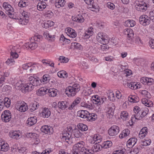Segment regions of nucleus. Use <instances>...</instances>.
<instances>
[{
	"mask_svg": "<svg viewBox=\"0 0 154 154\" xmlns=\"http://www.w3.org/2000/svg\"><path fill=\"white\" fill-rule=\"evenodd\" d=\"M128 99L129 101L130 102L137 103L139 101V98L135 95H130Z\"/></svg>",
	"mask_w": 154,
	"mask_h": 154,
	"instance_id": "36",
	"label": "nucleus"
},
{
	"mask_svg": "<svg viewBox=\"0 0 154 154\" xmlns=\"http://www.w3.org/2000/svg\"><path fill=\"white\" fill-rule=\"evenodd\" d=\"M85 143L83 141H80L75 144L73 146L72 148L74 150L78 151L79 153L83 152L85 150L84 147Z\"/></svg>",
	"mask_w": 154,
	"mask_h": 154,
	"instance_id": "7",
	"label": "nucleus"
},
{
	"mask_svg": "<svg viewBox=\"0 0 154 154\" xmlns=\"http://www.w3.org/2000/svg\"><path fill=\"white\" fill-rule=\"evenodd\" d=\"M39 106V103L36 102L31 103L29 105L30 110L31 112H33L37 109Z\"/></svg>",
	"mask_w": 154,
	"mask_h": 154,
	"instance_id": "32",
	"label": "nucleus"
},
{
	"mask_svg": "<svg viewBox=\"0 0 154 154\" xmlns=\"http://www.w3.org/2000/svg\"><path fill=\"white\" fill-rule=\"evenodd\" d=\"M136 24L135 22L133 20H128L125 22V25L128 27H132Z\"/></svg>",
	"mask_w": 154,
	"mask_h": 154,
	"instance_id": "37",
	"label": "nucleus"
},
{
	"mask_svg": "<svg viewBox=\"0 0 154 154\" xmlns=\"http://www.w3.org/2000/svg\"><path fill=\"white\" fill-rule=\"evenodd\" d=\"M58 76L60 78H66L67 77V74L65 71L61 70L57 73Z\"/></svg>",
	"mask_w": 154,
	"mask_h": 154,
	"instance_id": "43",
	"label": "nucleus"
},
{
	"mask_svg": "<svg viewBox=\"0 0 154 154\" xmlns=\"http://www.w3.org/2000/svg\"><path fill=\"white\" fill-rule=\"evenodd\" d=\"M53 13L51 11L48 10L45 12L44 15L45 16L47 17H51L53 15Z\"/></svg>",
	"mask_w": 154,
	"mask_h": 154,
	"instance_id": "53",
	"label": "nucleus"
},
{
	"mask_svg": "<svg viewBox=\"0 0 154 154\" xmlns=\"http://www.w3.org/2000/svg\"><path fill=\"white\" fill-rule=\"evenodd\" d=\"M28 5V2L25 0H21L18 4L19 7L23 8Z\"/></svg>",
	"mask_w": 154,
	"mask_h": 154,
	"instance_id": "45",
	"label": "nucleus"
},
{
	"mask_svg": "<svg viewBox=\"0 0 154 154\" xmlns=\"http://www.w3.org/2000/svg\"><path fill=\"white\" fill-rule=\"evenodd\" d=\"M73 131L75 137L76 138H79L82 135V133L78 129H74Z\"/></svg>",
	"mask_w": 154,
	"mask_h": 154,
	"instance_id": "46",
	"label": "nucleus"
},
{
	"mask_svg": "<svg viewBox=\"0 0 154 154\" xmlns=\"http://www.w3.org/2000/svg\"><path fill=\"white\" fill-rule=\"evenodd\" d=\"M108 97L110 101H114L115 100V97L114 93L112 92H111L109 93L108 95Z\"/></svg>",
	"mask_w": 154,
	"mask_h": 154,
	"instance_id": "51",
	"label": "nucleus"
},
{
	"mask_svg": "<svg viewBox=\"0 0 154 154\" xmlns=\"http://www.w3.org/2000/svg\"><path fill=\"white\" fill-rule=\"evenodd\" d=\"M3 7L5 10L7 14L9 17L12 18H14L13 13L14 9L8 2H5L3 4Z\"/></svg>",
	"mask_w": 154,
	"mask_h": 154,
	"instance_id": "4",
	"label": "nucleus"
},
{
	"mask_svg": "<svg viewBox=\"0 0 154 154\" xmlns=\"http://www.w3.org/2000/svg\"><path fill=\"white\" fill-rule=\"evenodd\" d=\"M15 58H13L12 57H11L9 58H8V60L6 61L5 63L8 65H9L11 63H13L14 62V60Z\"/></svg>",
	"mask_w": 154,
	"mask_h": 154,
	"instance_id": "61",
	"label": "nucleus"
},
{
	"mask_svg": "<svg viewBox=\"0 0 154 154\" xmlns=\"http://www.w3.org/2000/svg\"><path fill=\"white\" fill-rule=\"evenodd\" d=\"M46 4L44 2H41L38 3L37 5V9L39 11H42L46 7Z\"/></svg>",
	"mask_w": 154,
	"mask_h": 154,
	"instance_id": "34",
	"label": "nucleus"
},
{
	"mask_svg": "<svg viewBox=\"0 0 154 154\" xmlns=\"http://www.w3.org/2000/svg\"><path fill=\"white\" fill-rule=\"evenodd\" d=\"M72 20L78 23H82L84 21V19L82 15H78L77 16L73 18Z\"/></svg>",
	"mask_w": 154,
	"mask_h": 154,
	"instance_id": "41",
	"label": "nucleus"
},
{
	"mask_svg": "<svg viewBox=\"0 0 154 154\" xmlns=\"http://www.w3.org/2000/svg\"><path fill=\"white\" fill-rule=\"evenodd\" d=\"M99 6L98 5L95 3L93 2V4H91L88 6V8L90 9V10L96 12L99 11Z\"/></svg>",
	"mask_w": 154,
	"mask_h": 154,
	"instance_id": "23",
	"label": "nucleus"
},
{
	"mask_svg": "<svg viewBox=\"0 0 154 154\" xmlns=\"http://www.w3.org/2000/svg\"><path fill=\"white\" fill-rule=\"evenodd\" d=\"M21 134L19 131H11L9 133V135L10 137L12 138L18 139L21 137Z\"/></svg>",
	"mask_w": 154,
	"mask_h": 154,
	"instance_id": "14",
	"label": "nucleus"
},
{
	"mask_svg": "<svg viewBox=\"0 0 154 154\" xmlns=\"http://www.w3.org/2000/svg\"><path fill=\"white\" fill-rule=\"evenodd\" d=\"M59 108L61 109H64L67 107V103L65 101L59 102L57 104Z\"/></svg>",
	"mask_w": 154,
	"mask_h": 154,
	"instance_id": "40",
	"label": "nucleus"
},
{
	"mask_svg": "<svg viewBox=\"0 0 154 154\" xmlns=\"http://www.w3.org/2000/svg\"><path fill=\"white\" fill-rule=\"evenodd\" d=\"M135 7L136 9L138 11L145 12L147 9V5L144 2L136 1L135 2Z\"/></svg>",
	"mask_w": 154,
	"mask_h": 154,
	"instance_id": "5",
	"label": "nucleus"
},
{
	"mask_svg": "<svg viewBox=\"0 0 154 154\" xmlns=\"http://www.w3.org/2000/svg\"><path fill=\"white\" fill-rule=\"evenodd\" d=\"M80 90V86L77 83H74L72 86L67 87L65 92L68 97H73Z\"/></svg>",
	"mask_w": 154,
	"mask_h": 154,
	"instance_id": "2",
	"label": "nucleus"
},
{
	"mask_svg": "<svg viewBox=\"0 0 154 154\" xmlns=\"http://www.w3.org/2000/svg\"><path fill=\"white\" fill-rule=\"evenodd\" d=\"M2 119L5 122H8L10 121L11 118V114L9 110H5L2 113Z\"/></svg>",
	"mask_w": 154,
	"mask_h": 154,
	"instance_id": "6",
	"label": "nucleus"
},
{
	"mask_svg": "<svg viewBox=\"0 0 154 154\" xmlns=\"http://www.w3.org/2000/svg\"><path fill=\"white\" fill-rule=\"evenodd\" d=\"M29 22L28 18H20V23L22 25H26Z\"/></svg>",
	"mask_w": 154,
	"mask_h": 154,
	"instance_id": "54",
	"label": "nucleus"
},
{
	"mask_svg": "<svg viewBox=\"0 0 154 154\" xmlns=\"http://www.w3.org/2000/svg\"><path fill=\"white\" fill-rule=\"evenodd\" d=\"M130 131L128 129H125L123 130L122 133L120 134L119 137L120 138L126 137L130 134Z\"/></svg>",
	"mask_w": 154,
	"mask_h": 154,
	"instance_id": "38",
	"label": "nucleus"
},
{
	"mask_svg": "<svg viewBox=\"0 0 154 154\" xmlns=\"http://www.w3.org/2000/svg\"><path fill=\"white\" fill-rule=\"evenodd\" d=\"M66 4L65 0H56L55 6L57 8L63 7Z\"/></svg>",
	"mask_w": 154,
	"mask_h": 154,
	"instance_id": "31",
	"label": "nucleus"
},
{
	"mask_svg": "<svg viewBox=\"0 0 154 154\" xmlns=\"http://www.w3.org/2000/svg\"><path fill=\"white\" fill-rule=\"evenodd\" d=\"M41 131L45 134H52L53 132V129L50 126L48 125H44L41 127Z\"/></svg>",
	"mask_w": 154,
	"mask_h": 154,
	"instance_id": "16",
	"label": "nucleus"
},
{
	"mask_svg": "<svg viewBox=\"0 0 154 154\" xmlns=\"http://www.w3.org/2000/svg\"><path fill=\"white\" fill-rule=\"evenodd\" d=\"M149 17L146 15H143L140 16L139 18L140 23L144 26L148 25L151 20L154 23V10L149 12Z\"/></svg>",
	"mask_w": 154,
	"mask_h": 154,
	"instance_id": "1",
	"label": "nucleus"
},
{
	"mask_svg": "<svg viewBox=\"0 0 154 154\" xmlns=\"http://www.w3.org/2000/svg\"><path fill=\"white\" fill-rule=\"evenodd\" d=\"M19 102L16 106V109L19 111L23 112L28 109L27 104L24 102Z\"/></svg>",
	"mask_w": 154,
	"mask_h": 154,
	"instance_id": "8",
	"label": "nucleus"
},
{
	"mask_svg": "<svg viewBox=\"0 0 154 154\" xmlns=\"http://www.w3.org/2000/svg\"><path fill=\"white\" fill-rule=\"evenodd\" d=\"M27 122L28 125L31 126L35 124L37 122V120L36 117H33L29 118Z\"/></svg>",
	"mask_w": 154,
	"mask_h": 154,
	"instance_id": "35",
	"label": "nucleus"
},
{
	"mask_svg": "<svg viewBox=\"0 0 154 154\" xmlns=\"http://www.w3.org/2000/svg\"><path fill=\"white\" fill-rule=\"evenodd\" d=\"M59 60L60 61L61 63H66L69 61V59L68 58L65 57L63 56H60L59 57Z\"/></svg>",
	"mask_w": 154,
	"mask_h": 154,
	"instance_id": "52",
	"label": "nucleus"
},
{
	"mask_svg": "<svg viewBox=\"0 0 154 154\" xmlns=\"http://www.w3.org/2000/svg\"><path fill=\"white\" fill-rule=\"evenodd\" d=\"M10 47H11V52L10 53L11 57H12L13 58H15V59L17 58L18 57V55L16 51V47L11 46Z\"/></svg>",
	"mask_w": 154,
	"mask_h": 154,
	"instance_id": "28",
	"label": "nucleus"
},
{
	"mask_svg": "<svg viewBox=\"0 0 154 154\" xmlns=\"http://www.w3.org/2000/svg\"><path fill=\"white\" fill-rule=\"evenodd\" d=\"M57 91L54 88H51L48 90V93H49V96L51 97H54L57 95Z\"/></svg>",
	"mask_w": 154,
	"mask_h": 154,
	"instance_id": "39",
	"label": "nucleus"
},
{
	"mask_svg": "<svg viewBox=\"0 0 154 154\" xmlns=\"http://www.w3.org/2000/svg\"><path fill=\"white\" fill-rule=\"evenodd\" d=\"M72 44H74V48L75 49L80 50L82 48V46L79 43L74 42L73 43H72Z\"/></svg>",
	"mask_w": 154,
	"mask_h": 154,
	"instance_id": "60",
	"label": "nucleus"
},
{
	"mask_svg": "<svg viewBox=\"0 0 154 154\" xmlns=\"http://www.w3.org/2000/svg\"><path fill=\"white\" fill-rule=\"evenodd\" d=\"M88 113V112L87 110H80L78 111L77 115L82 118L85 119L87 116V114Z\"/></svg>",
	"mask_w": 154,
	"mask_h": 154,
	"instance_id": "29",
	"label": "nucleus"
},
{
	"mask_svg": "<svg viewBox=\"0 0 154 154\" xmlns=\"http://www.w3.org/2000/svg\"><path fill=\"white\" fill-rule=\"evenodd\" d=\"M128 116V114L127 112L123 111L121 113V117L123 120H125Z\"/></svg>",
	"mask_w": 154,
	"mask_h": 154,
	"instance_id": "49",
	"label": "nucleus"
},
{
	"mask_svg": "<svg viewBox=\"0 0 154 154\" xmlns=\"http://www.w3.org/2000/svg\"><path fill=\"white\" fill-rule=\"evenodd\" d=\"M30 66L29 71L30 72H34L38 69L39 64L35 63H31Z\"/></svg>",
	"mask_w": 154,
	"mask_h": 154,
	"instance_id": "30",
	"label": "nucleus"
},
{
	"mask_svg": "<svg viewBox=\"0 0 154 154\" xmlns=\"http://www.w3.org/2000/svg\"><path fill=\"white\" fill-rule=\"evenodd\" d=\"M44 37L46 39L51 41H54L55 36L54 35H51L49 33L48 31H46L43 33Z\"/></svg>",
	"mask_w": 154,
	"mask_h": 154,
	"instance_id": "24",
	"label": "nucleus"
},
{
	"mask_svg": "<svg viewBox=\"0 0 154 154\" xmlns=\"http://www.w3.org/2000/svg\"><path fill=\"white\" fill-rule=\"evenodd\" d=\"M125 34L127 35L129 39H132L134 35V32L133 30L131 29H125L124 30Z\"/></svg>",
	"mask_w": 154,
	"mask_h": 154,
	"instance_id": "22",
	"label": "nucleus"
},
{
	"mask_svg": "<svg viewBox=\"0 0 154 154\" xmlns=\"http://www.w3.org/2000/svg\"><path fill=\"white\" fill-rule=\"evenodd\" d=\"M112 145V143L110 141H107L104 142L103 143V147L105 149H106L111 146Z\"/></svg>",
	"mask_w": 154,
	"mask_h": 154,
	"instance_id": "48",
	"label": "nucleus"
},
{
	"mask_svg": "<svg viewBox=\"0 0 154 154\" xmlns=\"http://www.w3.org/2000/svg\"><path fill=\"white\" fill-rule=\"evenodd\" d=\"M48 89L46 88L42 87L36 91V94L38 95L41 96L45 94L47 92H48Z\"/></svg>",
	"mask_w": 154,
	"mask_h": 154,
	"instance_id": "26",
	"label": "nucleus"
},
{
	"mask_svg": "<svg viewBox=\"0 0 154 154\" xmlns=\"http://www.w3.org/2000/svg\"><path fill=\"white\" fill-rule=\"evenodd\" d=\"M9 149L8 144L5 143V142L0 140V149L2 151L4 152L7 151Z\"/></svg>",
	"mask_w": 154,
	"mask_h": 154,
	"instance_id": "20",
	"label": "nucleus"
},
{
	"mask_svg": "<svg viewBox=\"0 0 154 154\" xmlns=\"http://www.w3.org/2000/svg\"><path fill=\"white\" fill-rule=\"evenodd\" d=\"M102 147V146L96 143L92 147L91 149L88 150V152L93 154L94 152H97L101 150Z\"/></svg>",
	"mask_w": 154,
	"mask_h": 154,
	"instance_id": "12",
	"label": "nucleus"
},
{
	"mask_svg": "<svg viewBox=\"0 0 154 154\" xmlns=\"http://www.w3.org/2000/svg\"><path fill=\"white\" fill-rule=\"evenodd\" d=\"M150 140H145L143 142V144L142 145L143 146H146L148 145H149L150 144Z\"/></svg>",
	"mask_w": 154,
	"mask_h": 154,
	"instance_id": "63",
	"label": "nucleus"
},
{
	"mask_svg": "<svg viewBox=\"0 0 154 154\" xmlns=\"http://www.w3.org/2000/svg\"><path fill=\"white\" fill-rule=\"evenodd\" d=\"M125 149H122L119 150L115 151L117 154H124Z\"/></svg>",
	"mask_w": 154,
	"mask_h": 154,
	"instance_id": "64",
	"label": "nucleus"
},
{
	"mask_svg": "<svg viewBox=\"0 0 154 154\" xmlns=\"http://www.w3.org/2000/svg\"><path fill=\"white\" fill-rule=\"evenodd\" d=\"M107 7L113 10L115 8L114 4L110 2H108L107 3Z\"/></svg>",
	"mask_w": 154,
	"mask_h": 154,
	"instance_id": "62",
	"label": "nucleus"
},
{
	"mask_svg": "<svg viewBox=\"0 0 154 154\" xmlns=\"http://www.w3.org/2000/svg\"><path fill=\"white\" fill-rule=\"evenodd\" d=\"M147 133L148 129L147 128L144 127L141 130L139 134V137L140 138L142 139L145 137Z\"/></svg>",
	"mask_w": 154,
	"mask_h": 154,
	"instance_id": "25",
	"label": "nucleus"
},
{
	"mask_svg": "<svg viewBox=\"0 0 154 154\" xmlns=\"http://www.w3.org/2000/svg\"><path fill=\"white\" fill-rule=\"evenodd\" d=\"M137 83L136 82H127L126 83L124 84L125 87L127 86L131 89H137L138 88V86L137 85Z\"/></svg>",
	"mask_w": 154,
	"mask_h": 154,
	"instance_id": "21",
	"label": "nucleus"
},
{
	"mask_svg": "<svg viewBox=\"0 0 154 154\" xmlns=\"http://www.w3.org/2000/svg\"><path fill=\"white\" fill-rule=\"evenodd\" d=\"M31 63L24 64L23 65L22 68L24 69L28 70L29 69V66H30Z\"/></svg>",
	"mask_w": 154,
	"mask_h": 154,
	"instance_id": "59",
	"label": "nucleus"
},
{
	"mask_svg": "<svg viewBox=\"0 0 154 154\" xmlns=\"http://www.w3.org/2000/svg\"><path fill=\"white\" fill-rule=\"evenodd\" d=\"M42 38V36L41 35H35L31 38V39L34 40L35 41H40L41 39Z\"/></svg>",
	"mask_w": 154,
	"mask_h": 154,
	"instance_id": "57",
	"label": "nucleus"
},
{
	"mask_svg": "<svg viewBox=\"0 0 154 154\" xmlns=\"http://www.w3.org/2000/svg\"><path fill=\"white\" fill-rule=\"evenodd\" d=\"M29 81L33 86H38L41 84V81L40 79L37 77H34L31 76L29 78Z\"/></svg>",
	"mask_w": 154,
	"mask_h": 154,
	"instance_id": "10",
	"label": "nucleus"
},
{
	"mask_svg": "<svg viewBox=\"0 0 154 154\" xmlns=\"http://www.w3.org/2000/svg\"><path fill=\"white\" fill-rule=\"evenodd\" d=\"M5 106L7 108L10 106L11 105V100L8 97H5L3 101Z\"/></svg>",
	"mask_w": 154,
	"mask_h": 154,
	"instance_id": "44",
	"label": "nucleus"
},
{
	"mask_svg": "<svg viewBox=\"0 0 154 154\" xmlns=\"http://www.w3.org/2000/svg\"><path fill=\"white\" fill-rule=\"evenodd\" d=\"M93 97L95 98L93 99V100L94 101L93 102V103L95 104H98L99 99L100 98V97H98L97 95L93 96Z\"/></svg>",
	"mask_w": 154,
	"mask_h": 154,
	"instance_id": "56",
	"label": "nucleus"
},
{
	"mask_svg": "<svg viewBox=\"0 0 154 154\" xmlns=\"http://www.w3.org/2000/svg\"><path fill=\"white\" fill-rule=\"evenodd\" d=\"M103 33L99 32L97 36V40L100 43L103 45L107 43L108 42L107 37L103 35Z\"/></svg>",
	"mask_w": 154,
	"mask_h": 154,
	"instance_id": "9",
	"label": "nucleus"
},
{
	"mask_svg": "<svg viewBox=\"0 0 154 154\" xmlns=\"http://www.w3.org/2000/svg\"><path fill=\"white\" fill-rule=\"evenodd\" d=\"M66 29V31H67L66 33L69 36L72 38H75L76 37L77 34L74 30L70 28H68Z\"/></svg>",
	"mask_w": 154,
	"mask_h": 154,
	"instance_id": "19",
	"label": "nucleus"
},
{
	"mask_svg": "<svg viewBox=\"0 0 154 154\" xmlns=\"http://www.w3.org/2000/svg\"><path fill=\"white\" fill-rule=\"evenodd\" d=\"M140 108L138 106H136L134 107L133 111L135 114L132 115V119L135 118L137 120H140L138 118H139V115H140V113H139L140 111Z\"/></svg>",
	"mask_w": 154,
	"mask_h": 154,
	"instance_id": "17",
	"label": "nucleus"
},
{
	"mask_svg": "<svg viewBox=\"0 0 154 154\" xmlns=\"http://www.w3.org/2000/svg\"><path fill=\"white\" fill-rule=\"evenodd\" d=\"M78 127L79 129L82 131H86L88 129V127L87 125L83 123H79L78 125Z\"/></svg>",
	"mask_w": 154,
	"mask_h": 154,
	"instance_id": "42",
	"label": "nucleus"
},
{
	"mask_svg": "<svg viewBox=\"0 0 154 154\" xmlns=\"http://www.w3.org/2000/svg\"><path fill=\"white\" fill-rule=\"evenodd\" d=\"M34 87L32 84L30 82L23 85L20 90L23 93H26L27 92L31 91L33 90Z\"/></svg>",
	"mask_w": 154,
	"mask_h": 154,
	"instance_id": "13",
	"label": "nucleus"
},
{
	"mask_svg": "<svg viewBox=\"0 0 154 154\" xmlns=\"http://www.w3.org/2000/svg\"><path fill=\"white\" fill-rule=\"evenodd\" d=\"M141 82H143L144 84H147L148 85H150L154 83V80L152 78L146 77H143L141 80Z\"/></svg>",
	"mask_w": 154,
	"mask_h": 154,
	"instance_id": "18",
	"label": "nucleus"
},
{
	"mask_svg": "<svg viewBox=\"0 0 154 154\" xmlns=\"http://www.w3.org/2000/svg\"><path fill=\"white\" fill-rule=\"evenodd\" d=\"M141 94L144 95L147 98H150V94L146 90H142L141 91Z\"/></svg>",
	"mask_w": 154,
	"mask_h": 154,
	"instance_id": "58",
	"label": "nucleus"
},
{
	"mask_svg": "<svg viewBox=\"0 0 154 154\" xmlns=\"http://www.w3.org/2000/svg\"><path fill=\"white\" fill-rule=\"evenodd\" d=\"M119 131V127L116 125H113L108 130L109 135L111 136L116 135Z\"/></svg>",
	"mask_w": 154,
	"mask_h": 154,
	"instance_id": "11",
	"label": "nucleus"
},
{
	"mask_svg": "<svg viewBox=\"0 0 154 154\" xmlns=\"http://www.w3.org/2000/svg\"><path fill=\"white\" fill-rule=\"evenodd\" d=\"M51 77L48 74H45L43 76L42 81L44 82L45 81H51Z\"/></svg>",
	"mask_w": 154,
	"mask_h": 154,
	"instance_id": "50",
	"label": "nucleus"
},
{
	"mask_svg": "<svg viewBox=\"0 0 154 154\" xmlns=\"http://www.w3.org/2000/svg\"><path fill=\"white\" fill-rule=\"evenodd\" d=\"M24 46L27 49H31V50H34L35 49L38 47V45L35 42H30L28 43H25Z\"/></svg>",
	"mask_w": 154,
	"mask_h": 154,
	"instance_id": "15",
	"label": "nucleus"
},
{
	"mask_svg": "<svg viewBox=\"0 0 154 154\" xmlns=\"http://www.w3.org/2000/svg\"><path fill=\"white\" fill-rule=\"evenodd\" d=\"M41 114L43 117L48 118L50 116L51 112L48 108H45L43 109Z\"/></svg>",
	"mask_w": 154,
	"mask_h": 154,
	"instance_id": "27",
	"label": "nucleus"
},
{
	"mask_svg": "<svg viewBox=\"0 0 154 154\" xmlns=\"http://www.w3.org/2000/svg\"><path fill=\"white\" fill-rule=\"evenodd\" d=\"M81 100V98L80 97H78L76 98L73 101L71 106L69 108V109H72L75 106L77 105L80 103Z\"/></svg>",
	"mask_w": 154,
	"mask_h": 154,
	"instance_id": "33",
	"label": "nucleus"
},
{
	"mask_svg": "<svg viewBox=\"0 0 154 154\" xmlns=\"http://www.w3.org/2000/svg\"><path fill=\"white\" fill-rule=\"evenodd\" d=\"M72 128L71 126H69L65 129L62 133V136L61 138L62 140L66 141L69 143V141L72 139L71 138L72 134Z\"/></svg>",
	"mask_w": 154,
	"mask_h": 154,
	"instance_id": "3",
	"label": "nucleus"
},
{
	"mask_svg": "<svg viewBox=\"0 0 154 154\" xmlns=\"http://www.w3.org/2000/svg\"><path fill=\"white\" fill-rule=\"evenodd\" d=\"M148 109L147 108H146L143 111L141 112V115H139V117L138 119L139 120H140L142 119V118L145 117L148 114Z\"/></svg>",
	"mask_w": 154,
	"mask_h": 154,
	"instance_id": "47",
	"label": "nucleus"
},
{
	"mask_svg": "<svg viewBox=\"0 0 154 154\" xmlns=\"http://www.w3.org/2000/svg\"><path fill=\"white\" fill-rule=\"evenodd\" d=\"M50 152H51L50 150L45 149L41 153L36 151L33 152L32 153V154H49Z\"/></svg>",
	"mask_w": 154,
	"mask_h": 154,
	"instance_id": "55",
	"label": "nucleus"
}]
</instances>
